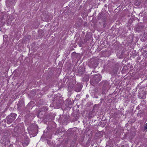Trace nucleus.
Masks as SVG:
<instances>
[{
	"instance_id": "f257e3e1",
	"label": "nucleus",
	"mask_w": 147,
	"mask_h": 147,
	"mask_svg": "<svg viewBox=\"0 0 147 147\" xmlns=\"http://www.w3.org/2000/svg\"><path fill=\"white\" fill-rule=\"evenodd\" d=\"M102 77L99 74L92 75L91 77L90 83L92 86L97 84L100 80Z\"/></svg>"
},
{
	"instance_id": "f03ea898",
	"label": "nucleus",
	"mask_w": 147,
	"mask_h": 147,
	"mask_svg": "<svg viewBox=\"0 0 147 147\" xmlns=\"http://www.w3.org/2000/svg\"><path fill=\"white\" fill-rule=\"evenodd\" d=\"M16 114L14 113H12L9 115L7 118V122L8 123L12 122L15 120L16 117Z\"/></svg>"
},
{
	"instance_id": "7ed1b4c3",
	"label": "nucleus",
	"mask_w": 147,
	"mask_h": 147,
	"mask_svg": "<svg viewBox=\"0 0 147 147\" xmlns=\"http://www.w3.org/2000/svg\"><path fill=\"white\" fill-rule=\"evenodd\" d=\"M29 129L30 131H32V133H36L38 132V126L37 125L35 124H32L29 126Z\"/></svg>"
},
{
	"instance_id": "20e7f679",
	"label": "nucleus",
	"mask_w": 147,
	"mask_h": 147,
	"mask_svg": "<svg viewBox=\"0 0 147 147\" xmlns=\"http://www.w3.org/2000/svg\"><path fill=\"white\" fill-rule=\"evenodd\" d=\"M98 18L99 20H101L103 21L104 22H106L107 17L106 14L105 13H99L98 14Z\"/></svg>"
},
{
	"instance_id": "39448f33",
	"label": "nucleus",
	"mask_w": 147,
	"mask_h": 147,
	"mask_svg": "<svg viewBox=\"0 0 147 147\" xmlns=\"http://www.w3.org/2000/svg\"><path fill=\"white\" fill-rule=\"evenodd\" d=\"M101 83L103 85L102 89L105 91L107 89L109 86L108 81L107 80L103 81Z\"/></svg>"
},
{
	"instance_id": "423d86ee",
	"label": "nucleus",
	"mask_w": 147,
	"mask_h": 147,
	"mask_svg": "<svg viewBox=\"0 0 147 147\" xmlns=\"http://www.w3.org/2000/svg\"><path fill=\"white\" fill-rule=\"evenodd\" d=\"M16 0H7L6 4L9 6L13 5L15 4Z\"/></svg>"
},
{
	"instance_id": "0eeeda50",
	"label": "nucleus",
	"mask_w": 147,
	"mask_h": 147,
	"mask_svg": "<svg viewBox=\"0 0 147 147\" xmlns=\"http://www.w3.org/2000/svg\"><path fill=\"white\" fill-rule=\"evenodd\" d=\"M85 71V68L82 67H80L78 69V73L80 76L83 74Z\"/></svg>"
},
{
	"instance_id": "6e6552de",
	"label": "nucleus",
	"mask_w": 147,
	"mask_h": 147,
	"mask_svg": "<svg viewBox=\"0 0 147 147\" xmlns=\"http://www.w3.org/2000/svg\"><path fill=\"white\" fill-rule=\"evenodd\" d=\"M45 113V112L40 110V111L37 115V117L40 118H42L43 117Z\"/></svg>"
},
{
	"instance_id": "1a4fd4ad",
	"label": "nucleus",
	"mask_w": 147,
	"mask_h": 147,
	"mask_svg": "<svg viewBox=\"0 0 147 147\" xmlns=\"http://www.w3.org/2000/svg\"><path fill=\"white\" fill-rule=\"evenodd\" d=\"M29 140L28 138H26L22 142V145L24 146H26L29 144Z\"/></svg>"
},
{
	"instance_id": "9d476101",
	"label": "nucleus",
	"mask_w": 147,
	"mask_h": 147,
	"mask_svg": "<svg viewBox=\"0 0 147 147\" xmlns=\"http://www.w3.org/2000/svg\"><path fill=\"white\" fill-rule=\"evenodd\" d=\"M60 104L61 102L60 101H59V102L57 103V102L54 101L53 102V105L55 106V107L56 108H58L60 107Z\"/></svg>"
},
{
	"instance_id": "9b49d317",
	"label": "nucleus",
	"mask_w": 147,
	"mask_h": 147,
	"mask_svg": "<svg viewBox=\"0 0 147 147\" xmlns=\"http://www.w3.org/2000/svg\"><path fill=\"white\" fill-rule=\"evenodd\" d=\"M89 79V76L87 75H85L84 77L83 78L82 81L84 82L88 81Z\"/></svg>"
},
{
	"instance_id": "f8f14e48",
	"label": "nucleus",
	"mask_w": 147,
	"mask_h": 147,
	"mask_svg": "<svg viewBox=\"0 0 147 147\" xmlns=\"http://www.w3.org/2000/svg\"><path fill=\"white\" fill-rule=\"evenodd\" d=\"M125 53V51L124 50H123L122 51L121 54L119 56V53H117V55L118 57H119V58L120 59H122L123 57V55Z\"/></svg>"
},
{
	"instance_id": "ddd939ff",
	"label": "nucleus",
	"mask_w": 147,
	"mask_h": 147,
	"mask_svg": "<svg viewBox=\"0 0 147 147\" xmlns=\"http://www.w3.org/2000/svg\"><path fill=\"white\" fill-rule=\"evenodd\" d=\"M13 18L12 17H9V18L7 20V24L8 25H10L12 22V19Z\"/></svg>"
},
{
	"instance_id": "4468645a",
	"label": "nucleus",
	"mask_w": 147,
	"mask_h": 147,
	"mask_svg": "<svg viewBox=\"0 0 147 147\" xmlns=\"http://www.w3.org/2000/svg\"><path fill=\"white\" fill-rule=\"evenodd\" d=\"M48 107L46 106H43L41 108L40 110L44 112L48 111Z\"/></svg>"
},
{
	"instance_id": "2eb2a0df",
	"label": "nucleus",
	"mask_w": 147,
	"mask_h": 147,
	"mask_svg": "<svg viewBox=\"0 0 147 147\" xmlns=\"http://www.w3.org/2000/svg\"><path fill=\"white\" fill-rule=\"evenodd\" d=\"M118 70L117 69L114 68L111 71V73L112 74H116L118 72Z\"/></svg>"
},
{
	"instance_id": "dca6fc26",
	"label": "nucleus",
	"mask_w": 147,
	"mask_h": 147,
	"mask_svg": "<svg viewBox=\"0 0 147 147\" xmlns=\"http://www.w3.org/2000/svg\"><path fill=\"white\" fill-rule=\"evenodd\" d=\"M23 105V102L22 101H20L18 102L17 104L18 107V108H20L21 107L22 105Z\"/></svg>"
},
{
	"instance_id": "f3484780",
	"label": "nucleus",
	"mask_w": 147,
	"mask_h": 147,
	"mask_svg": "<svg viewBox=\"0 0 147 147\" xmlns=\"http://www.w3.org/2000/svg\"><path fill=\"white\" fill-rule=\"evenodd\" d=\"M82 87L81 86H79L78 87L76 88L75 89V91L76 92H79L80 91Z\"/></svg>"
},
{
	"instance_id": "a211bd4d",
	"label": "nucleus",
	"mask_w": 147,
	"mask_h": 147,
	"mask_svg": "<svg viewBox=\"0 0 147 147\" xmlns=\"http://www.w3.org/2000/svg\"><path fill=\"white\" fill-rule=\"evenodd\" d=\"M18 129L17 127H15L13 129L14 134H15L16 136L18 135V132H17V130Z\"/></svg>"
},
{
	"instance_id": "6ab92c4d",
	"label": "nucleus",
	"mask_w": 147,
	"mask_h": 147,
	"mask_svg": "<svg viewBox=\"0 0 147 147\" xmlns=\"http://www.w3.org/2000/svg\"><path fill=\"white\" fill-rule=\"evenodd\" d=\"M114 66V68H115V69H118L119 67V64L118 63L115 64Z\"/></svg>"
},
{
	"instance_id": "aec40b11",
	"label": "nucleus",
	"mask_w": 147,
	"mask_h": 147,
	"mask_svg": "<svg viewBox=\"0 0 147 147\" xmlns=\"http://www.w3.org/2000/svg\"><path fill=\"white\" fill-rule=\"evenodd\" d=\"M147 129V123L145 125L144 127V130H145Z\"/></svg>"
},
{
	"instance_id": "412c9836",
	"label": "nucleus",
	"mask_w": 147,
	"mask_h": 147,
	"mask_svg": "<svg viewBox=\"0 0 147 147\" xmlns=\"http://www.w3.org/2000/svg\"><path fill=\"white\" fill-rule=\"evenodd\" d=\"M76 36H78L77 38H76V39H77V38L78 39L79 38L80 36V35L79 34H76Z\"/></svg>"
},
{
	"instance_id": "4be33fe9",
	"label": "nucleus",
	"mask_w": 147,
	"mask_h": 147,
	"mask_svg": "<svg viewBox=\"0 0 147 147\" xmlns=\"http://www.w3.org/2000/svg\"><path fill=\"white\" fill-rule=\"evenodd\" d=\"M104 23L103 24V27L104 28H105L106 27V25L105 24V22H104Z\"/></svg>"
},
{
	"instance_id": "5701e85b",
	"label": "nucleus",
	"mask_w": 147,
	"mask_h": 147,
	"mask_svg": "<svg viewBox=\"0 0 147 147\" xmlns=\"http://www.w3.org/2000/svg\"><path fill=\"white\" fill-rule=\"evenodd\" d=\"M86 97H87V98H88V97H89V95H88V94H87L86 95Z\"/></svg>"
},
{
	"instance_id": "b1692460",
	"label": "nucleus",
	"mask_w": 147,
	"mask_h": 147,
	"mask_svg": "<svg viewBox=\"0 0 147 147\" xmlns=\"http://www.w3.org/2000/svg\"><path fill=\"white\" fill-rule=\"evenodd\" d=\"M56 101H55H55H56V102H57V99H56Z\"/></svg>"
},
{
	"instance_id": "393cba45",
	"label": "nucleus",
	"mask_w": 147,
	"mask_h": 147,
	"mask_svg": "<svg viewBox=\"0 0 147 147\" xmlns=\"http://www.w3.org/2000/svg\"><path fill=\"white\" fill-rule=\"evenodd\" d=\"M1 0H0V1H1Z\"/></svg>"
}]
</instances>
